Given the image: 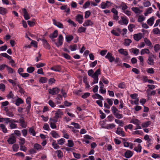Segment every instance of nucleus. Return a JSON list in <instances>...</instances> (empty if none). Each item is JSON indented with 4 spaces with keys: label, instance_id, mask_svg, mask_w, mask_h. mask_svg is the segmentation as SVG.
Here are the masks:
<instances>
[{
    "label": "nucleus",
    "instance_id": "nucleus-34",
    "mask_svg": "<svg viewBox=\"0 0 160 160\" xmlns=\"http://www.w3.org/2000/svg\"><path fill=\"white\" fill-rule=\"evenodd\" d=\"M92 97L93 98H97L101 100H103V98L98 93H96L95 94V96H93Z\"/></svg>",
    "mask_w": 160,
    "mask_h": 160
},
{
    "label": "nucleus",
    "instance_id": "nucleus-51",
    "mask_svg": "<svg viewBox=\"0 0 160 160\" xmlns=\"http://www.w3.org/2000/svg\"><path fill=\"white\" fill-rule=\"evenodd\" d=\"M68 146L70 147H72L74 146V143L72 140H68Z\"/></svg>",
    "mask_w": 160,
    "mask_h": 160
},
{
    "label": "nucleus",
    "instance_id": "nucleus-9",
    "mask_svg": "<svg viewBox=\"0 0 160 160\" xmlns=\"http://www.w3.org/2000/svg\"><path fill=\"white\" fill-rule=\"evenodd\" d=\"M22 11L24 13V17L26 20H28L30 18V17L28 14L27 10L25 8L22 9Z\"/></svg>",
    "mask_w": 160,
    "mask_h": 160
},
{
    "label": "nucleus",
    "instance_id": "nucleus-56",
    "mask_svg": "<svg viewBox=\"0 0 160 160\" xmlns=\"http://www.w3.org/2000/svg\"><path fill=\"white\" fill-rule=\"evenodd\" d=\"M62 55L64 58L67 59L69 60L70 59V56L67 53H62Z\"/></svg>",
    "mask_w": 160,
    "mask_h": 160
},
{
    "label": "nucleus",
    "instance_id": "nucleus-7",
    "mask_svg": "<svg viewBox=\"0 0 160 160\" xmlns=\"http://www.w3.org/2000/svg\"><path fill=\"white\" fill-rule=\"evenodd\" d=\"M142 37V34L139 33L138 34H135L133 35V38L136 41H138L140 40Z\"/></svg>",
    "mask_w": 160,
    "mask_h": 160
},
{
    "label": "nucleus",
    "instance_id": "nucleus-40",
    "mask_svg": "<svg viewBox=\"0 0 160 160\" xmlns=\"http://www.w3.org/2000/svg\"><path fill=\"white\" fill-rule=\"evenodd\" d=\"M153 59L151 57H149L148 59V63L150 65H152L153 64Z\"/></svg>",
    "mask_w": 160,
    "mask_h": 160
},
{
    "label": "nucleus",
    "instance_id": "nucleus-44",
    "mask_svg": "<svg viewBox=\"0 0 160 160\" xmlns=\"http://www.w3.org/2000/svg\"><path fill=\"white\" fill-rule=\"evenodd\" d=\"M150 90L147 89L146 91V92L148 94V95H154L156 93V91H152L150 93H149Z\"/></svg>",
    "mask_w": 160,
    "mask_h": 160
},
{
    "label": "nucleus",
    "instance_id": "nucleus-18",
    "mask_svg": "<svg viewBox=\"0 0 160 160\" xmlns=\"http://www.w3.org/2000/svg\"><path fill=\"white\" fill-rule=\"evenodd\" d=\"M58 35V31L57 30H55L52 33V34H51L49 37L51 39L56 38L57 37Z\"/></svg>",
    "mask_w": 160,
    "mask_h": 160
},
{
    "label": "nucleus",
    "instance_id": "nucleus-49",
    "mask_svg": "<svg viewBox=\"0 0 160 160\" xmlns=\"http://www.w3.org/2000/svg\"><path fill=\"white\" fill-rule=\"evenodd\" d=\"M135 26L133 24H130L128 26V28L130 32H132L133 31V28H134Z\"/></svg>",
    "mask_w": 160,
    "mask_h": 160
},
{
    "label": "nucleus",
    "instance_id": "nucleus-19",
    "mask_svg": "<svg viewBox=\"0 0 160 160\" xmlns=\"http://www.w3.org/2000/svg\"><path fill=\"white\" fill-rule=\"evenodd\" d=\"M23 101L20 98H18L16 100L15 104L17 106H19L20 104L23 103Z\"/></svg>",
    "mask_w": 160,
    "mask_h": 160
},
{
    "label": "nucleus",
    "instance_id": "nucleus-48",
    "mask_svg": "<svg viewBox=\"0 0 160 160\" xmlns=\"http://www.w3.org/2000/svg\"><path fill=\"white\" fill-rule=\"evenodd\" d=\"M65 140L63 138H62L57 141L59 145H62L65 142Z\"/></svg>",
    "mask_w": 160,
    "mask_h": 160
},
{
    "label": "nucleus",
    "instance_id": "nucleus-32",
    "mask_svg": "<svg viewBox=\"0 0 160 160\" xmlns=\"http://www.w3.org/2000/svg\"><path fill=\"white\" fill-rule=\"evenodd\" d=\"M73 38V37L71 35H68L66 36V41L69 42L72 40Z\"/></svg>",
    "mask_w": 160,
    "mask_h": 160
},
{
    "label": "nucleus",
    "instance_id": "nucleus-61",
    "mask_svg": "<svg viewBox=\"0 0 160 160\" xmlns=\"http://www.w3.org/2000/svg\"><path fill=\"white\" fill-rule=\"evenodd\" d=\"M91 14V12L89 11H88L85 12V18H88Z\"/></svg>",
    "mask_w": 160,
    "mask_h": 160
},
{
    "label": "nucleus",
    "instance_id": "nucleus-30",
    "mask_svg": "<svg viewBox=\"0 0 160 160\" xmlns=\"http://www.w3.org/2000/svg\"><path fill=\"white\" fill-rule=\"evenodd\" d=\"M149 53V50L147 48L142 49L141 52V54L142 55H143L145 53L148 54Z\"/></svg>",
    "mask_w": 160,
    "mask_h": 160
},
{
    "label": "nucleus",
    "instance_id": "nucleus-2",
    "mask_svg": "<svg viewBox=\"0 0 160 160\" xmlns=\"http://www.w3.org/2000/svg\"><path fill=\"white\" fill-rule=\"evenodd\" d=\"M7 142L9 144H13L16 142V138L15 136L12 134L7 140Z\"/></svg>",
    "mask_w": 160,
    "mask_h": 160
},
{
    "label": "nucleus",
    "instance_id": "nucleus-36",
    "mask_svg": "<svg viewBox=\"0 0 160 160\" xmlns=\"http://www.w3.org/2000/svg\"><path fill=\"white\" fill-rule=\"evenodd\" d=\"M28 131L31 134H32L33 136H35L36 135V133L35 130L32 127L29 129Z\"/></svg>",
    "mask_w": 160,
    "mask_h": 160
},
{
    "label": "nucleus",
    "instance_id": "nucleus-6",
    "mask_svg": "<svg viewBox=\"0 0 160 160\" xmlns=\"http://www.w3.org/2000/svg\"><path fill=\"white\" fill-rule=\"evenodd\" d=\"M19 123L20 124V126L22 128H25L27 126V123L25 121L24 118L19 120Z\"/></svg>",
    "mask_w": 160,
    "mask_h": 160
},
{
    "label": "nucleus",
    "instance_id": "nucleus-13",
    "mask_svg": "<svg viewBox=\"0 0 160 160\" xmlns=\"http://www.w3.org/2000/svg\"><path fill=\"white\" fill-rule=\"evenodd\" d=\"M55 115L56 118H60L63 114V112L60 109H58L55 113Z\"/></svg>",
    "mask_w": 160,
    "mask_h": 160
},
{
    "label": "nucleus",
    "instance_id": "nucleus-10",
    "mask_svg": "<svg viewBox=\"0 0 160 160\" xmlns=\"http://www.w3.org/2000/svg\"><path fill=\"white\" fill-rule=\"evenodd\" d=\"M53 23L55 26L60 28H63V25L61 23L59 22H58L54 19H53Z\"/></svg>",
    "mask_w": 160,
    "mask_h": 160
},
{
    "label": "nucleus",
    "instance_id": "nucleus-3",
    "mask_svg": "<svg viewBox=\"0 0 160 160\" xmlns=\"http://www.w3.org/2000/svg\"><path fill=\"white\" fill-rule=\"evenodd\" d=\"M63 37L62 35H60L58 38V42H55V44L56 46L58 47L62 45L63 43Z\"/></svg>",
    "mask_w": 160,
    "mask_h": 160
},
{
    "label": "nucleus",
    "instance_id": "nucleus-38",
    "mask_svg": "<svg viewBox=\"0 0 160 160\" xmlns=\"http://www.w3.org/2000/svg\"><path fill=\"white\" fill-rule=\"evenodd\" d=\"M35 70V68L32 67H30L27 68V71L29 73H32Z\"/></svg>",
    "mask_w": 160,
    "mask_h": 160
},
{
    "label": "nucleus",
    "instance_id": "nucleus-46",
    "mask_svg": "<svg viewBox=\"0 0 160 160\" xmlns=\"http://www.w3.org/2000/svg\"><path fill=\"white\" fill-rule=\"evenodd\" d=\"M115 122L119 124V126H123L124 124V123L122 121L119 119H116L115 120Z\"/></svg>",
    "mask_w": 160,
    "mask_h": 160
},
{
    "label": "nucleus",
    "instance_id": "nucleus-20",
    "mask_svg": "<svg viewBox=\"0 0 160 160\" xmlns=\"http://www.w3.org/2000/svg\"><path fill=\"white\" fill-rule=\"evenodd\" d=\"M118 52L124 56H126L128 55V53L127 51H125L122 48L118 50Z\"/></svg>",
    "mask_w": 160,
    "mask_h": 160
},
{
    "label": "nucleus",
    "instance_id": "nucleus-8",
    "mask_svg": "<svg viewBox=\"0 0 160 160\" xmlns=\"http://www.w3.org/2000/svg\"><path fill=\"white\" fill-rule=\"evenodd\" d=\"M83 19V16L80 14H78L76 17V20L78 21L79 23H82Z\"/></svg>",
    "mask_w": 160,
    "mask_h": 160
},
{
    "label": "nucleus",
    "instance_id": "nucleus-31",
    "mask_svg": "<svg viewBox=\"0 0 160 160\" xmlns=\"http://www.w3.org/2000/svg\"><path fill=\"white\" fill-rule=\"evenodd\" d=\"M57 153V156L59 158H62L63 156V153L60 150H57L56 152Z\"/></svg>",
    "mask_w": 160,
    "mask_h": 160
},
{
    "label": "nucleus",
    "instance_id": "nucleus-21",
    "mask_svg": "<svg viewBox=\"0 0 160 160\" xmlns=\"http://www.w3.org/2000/svg\"><path fill=\"white\" fill-rule=\"evenodd\" d=\"M154 19L153 17H152L149 19L147 21L148 24L150 26H151L154 23Z\"/></svg>",
    "mask_w": 160,
    "mask_h": 160
},
{
    "label": "nucleus",
    "instance_id": "nucleus-16",
    "mask_svg": "<svg viewBox=\"0 0 160 160\" xmlns=\"http://www.w3.org/2000/svg\"><path fill=\"white\" fill-rule=\"evenodd\" d=\"M42 41L43 43L45 48L48 49H49L50 48V46L48 42L47 41L44 39H42Z\"/></svg>",
    "mask_w": 160,
    "mask_h": 160
},
{
    "label": "nucleus",
    "instance_id": "nucleus-5",
    "mask_svg": "<svg viewBox=\"0 0 160 160\" xmlns=\"http://www.w3.org/2000/svg\"><path fill=\"white\" fill-rule=\"evenodd\" d=\"M116 133L119 135H121L122 137L125 136L124 132L122 131V129L120 127H118L116 131Z\"/></svg>",
    "mask_w": 160,
    "mask_h": 160
},
{
    "label": "nucleus",
    "instance_id": "nucleus-4",
    "mask_svg": "<svg viewBox=\"0 0 160 160\" xmlns=\"http://www.w3.org/2000/svg\"><path fill=\"white\" fill-rule=\"evenodd\" d=\"M105 58L108 59L110 62H112L115 60V58L112 56V54L109 52H108L107 55L105 56Z\"/></svg>",
    "mask_w": 160,
    "mask_h": 160
},
{
    "label": "nucleus",
    "instance_id": "nucleus-39",
    "mask_svg": "<svg viewBox=\"0 0 160 160\" xmlns=\"http://www.w3.org/2000/svg\"><path fill=\"white\" fill-rule=\"evenodd\" d=\"M154 34H160V31L158 28H154L152 30Z\"/></svg>",
    "mask_w": 160,
    "mask_h": 160
},
{
    "label": "nucleus",
    "instance_id": "nucleus-37",
    "mask_svg": "<svg viewBox=\"0 0 160 160\" xmlns=\"http://www.w3.org/2000/svg\"><path fill=\"white\" fill-rule=\"evenodd\" d=\"M0 127L3 132L6 133L7 132V129L6 128L4 125L1 124L0 125Z\"/></svg>",
    "mask_w": 160,
    "mask_h": 160
},
{
    "label": "nucleus",
    "instance_id": "nucleus-41",
    "mask_svg": "<svg viewBox=\"0 0 160 160\" xmlns=\"http://www.w3.org/2000/svg\"><path fill=\"white\" fill-rule=\"evenodd\" d=\"M19 148V146L17 144H14L12 146L13 150L15 152L17 151Z\"/></svg>",
    "mask_w": 160,
    "mask_h": 160
},
{
    "label": "nucleus",
    "instance_id": "nucleus-45",
    "mask_svg": "<svg viewBox=\"0 0 160 160\" xmlns=\"http://www.w3.org/2000/svg\"><path fill=\"white\" fill-rule=\"evenodd\" d=\"M52 145L53 148L55 149L59 148H60L59 146L56 143L55 141H54L53 142Z\"/></svg>",
    "mask_w": 160,
    "mask_h": 160
},
{
    "label": "nucleus",
    "instance_id": "nucleus-29",
    "mask_svg": "<svg viewBox=\"0 0 160 160\" xmlns=\"http://www.w3.org/2000/svg\"><path fill=\"white\" fill-rule=\"evenodd\" d=\"M151 122L150 121H148L146 122H144L142 124V127L143 128L147 127L150 125Z\"/></svg>",
    "mask_w": 160,
    "mask_h": 160
},
{
    "label": "nucleus",
    "instance_id": "nucleus-47",
    "mask_svg": "<svg viewBox=\"0 0 160 160\" xmlns=\"http://www.w3.org/2000/svg\"><path fill=\"white\" fill-rule=\"evenodd\" d=\"M155 51L157 52L160 49V45L159 44H155L154 47Z\"/></svg>",
    "mask_w": 160,
    "mask_h": 160
},
{
    "label": "nucleus",
    "instance_id": "nucleus-15",
    "mask_svg": "<svg viewBox=\"0 0 160 160\" xmlns=\"http://www.w3.org/2000/svg\"><path fill=\"white\" fill-rule=\"evenodd\" d=\"M121 18L123 24L127 25L128 22V20L127 18V17L126 16H121Z\"/></svg>",
    "mask_w": 160,
    "mask_h": 160
},
{
    "label": "nucleus",
    "instance_id": "nucleus-11",
    "mask_svg": "<svg viewBox=\"0 0 160 160\" xmlns=\"http://www.w3.org/2000/svg\"><path fill=\"white\" fill-rule=\"evenodd\" d=\"M133 155V153L130 150L127 151L124 153L125 157L127 158H131Z\"/></svg>",
    "mask_w": 160,
    "mask_h": 160
},
{
    "label": "nucleus",
    "instance_id": "nucleus-63",
    "mask_svg": "<svg viewBox=\"0 0 160 160\" xmlns=\"http://www.w3.org/2000/svg\"><path fill=\"white\" fill-rule=\"evenodd\" d=\"M28 23L30 27H32L35 25V22L33 21H28Z\"/></svg>",
    "mask_w": 160,
    "mask_h": 160
},
{
    "label": "nucleus",
    "instance_id": "nucleus-28",
    "mask_svg": "<svg viewBox=\"0 0 160 160\" xmlns=\"http://www.w3.org/2000/svg\"><path fill=\"white\" fill-rule=\"evenodd\" d=\"M112 112H113V115H114L117 113L120 112L115 106H113L111 108Z\"/></svg>",
    "mask_w": 160,
    "mask_h": 160
},
{
    "label": "nucleus",
    "instance_id": "nucleus-42",
    "mask_svg": "<svg viewBox=\"0 0 160 160\" xmlns=\"http://www.w3.org/2000/svg\"><path fill=\"white\" fill-rule=\"evenodd\" d=\"M47 79L45 77H41L39 81L42 83H45L47 81Z\"/></svg>",
    "mask_w": 160,
    "mask_h": 160
},
{
    "label": "nucleus",
    "instance_id": "nucleus-25",
    "mask_svg": "<svg viewBox=\"0 0 160 160\" xmlns=\"http://www.w3.org/2000/svg\"><path fill=\"white\" fill-rule=\"evenodd\" d=\"M132 42V41L130 39H126L124 40V44L126 46H129Z\"/></svg>",
    "mask_w": 160,
    "mask_h": 160
},
{
    "label": "nucleus",
    "instance_id": "nucleus-24",
    "mask_svg": "<svg viewBox=\"0 0 160 160\" xmlns=\"http://www.w3.org/2000/svg\"><path fill=\"white\" fill-rule=\"evenodd\" d=\"M50 134L52 135V137L54 138H57L60 137L59 135L55 131H52Z\"/></svg>",
    "mask_w": 160,
    "mask_h": 160
},
{
    "label": "nucleus",
    "instance_id": "nucleus-60",
    "mask_svg": "<svg viewBox=\"0 0 160 160\" xmlns=\"http://www.w3.org/2000/svg\"><path fill=\"white\" fill-rule=\"evenodd\" d=\"M17 86L19 89V92L21 94H24V90L22 88L21 86L18 84L17 85Z\"/></svg>",
    "mask_w": 160,
    "mask_h": 160
},
{
    "label": "nucleus",
    "instance_id": "nucleus-33",
    "mask_svg": "<svg viewBox=\"0 0 160 160\" xmlns=\"http://www.w3.org/2000/svg\"><path fill=\"white\" fill-rule=\"evenodd\" d=\"M120 6L122 8V9L123 11H125V10L127 9L128 8V6L123 2H122L121 3Z\"/></svg>",
    "mask_w": 160,
    "mask_h": 160
},
{
    "label": "nucleus",
    "instance_id": "nucleus-58",
    "mask_svg": "<svg viewBox=\"0 0 160 160\" xmlns=\"http://www.w3.org/2000/svg\"><path fill=\"white\" fill-rule=\"evenodd\" d=\"M147 72L150 74H153L154 73V71L152 68H150L147 69Z\"/></svg>",
    "mask_w": 160,
    "mask_h": 160
},
{
    "label": "nucleus",
    "instance_id": "nucleus-23",
    "mask_svg": "<svg viewBox=\"0 0 160 160\" xmlns=\"http://www.w3.org/2000/svg\"><path fill=\"white\" fill-rule=\"evenodd\" d=\"M34 148L37 150H40L42 148V146L38 143H35L34 145Z\"/></svg>",
    "mask_w": 160,
    "mask_h": 160
},
{
    "label": "nucleus",
    "instance_id": "nucleus-54",
    "mask_svg": "<svg viewBox=\"0 0 160 160\" xmlns=\"http://www.w3.org/2000/svg\"><path fill=\"white\" fill-rule=\"evenodd\" d=\"M20 142H19V143L20 145H23L25 143V139L23 138H22L19 139Z\"/></svg>",
    "mask_w": 160,
    "mask_h": 160
},
{
    "label": "nucleus",
    "instance_id": "nucleus-64",
    "mask_svg": "<svg viewBox=\"0 0 160 160\" xmlns=\"http://www.w3.org/2000/svg\"><path fill=\"white\" fill-rule=\"evenodd\" d=\"M145 19V18L143 16H140L139 17L138 21L139 22H141L144 21Z\"/></svg>",
    "mask_w": 160,
    "mask_h": 160
},
{
    "label": "nucleus",
    "instance_id": "nucleus-55",
    "mask_svg": "<svg viewBox=\"0 0 160 160\" xmlns=\"http://www.w3.org/2000/svg\"><path fill=\"white\" fill-rule=\"evenodd\" d=\"M118 119L121 118L123 117V115L122 114L119 113L118 112L117 113L114 115Z\"/></svg>",
    "mask_w": 160,
    "mask_h": 160
},
{
    "label": "nucleus",
    "instance_id": "nucleus-62",
    "mask_svg": "<svg viewBox=\"0 0 160 160\" xmlns=\"http://www.w3.org/2000/svg\"><path fill=\"white\" fill-rule=\"evenodd\" d=\"M67 22L69 23L70 24H72V25L73 26H74V27H76V26H77V25L76 24H75V22L73 21H72L70 19H68V21H67Z\"/></svg>",
    "mask_w": 160,
    "mask_h": 160
},
{
    "label": "nucleus",
    "instance_id": "nucleus-53",
    "mask_svg": "<svg viewBox=\"0 0 160 160\" xmlns=\"http://www.w3.org/2000/svg\"><path fill=\"white\" fill-rule=\"evenodd\" d=\"M115 126V125L113 123L110 124L106 126V128L108 129L110 128L112 129L114 128Z\"/></svg>",
    "mask_w": 160,
    "mask_h": 160
},
{
    "label": "nucleus",
    "instance_id": "nucleus-43",
    "mask_svg": "<svg viewBox=\"0 0 160 160\" xmlns=\"http://www.w3.org/2000/svg\"><path fill=\"white\" fill-rule=\"evenodd\" d=\"M86 29V28L81 27L78 28V31L79 33L84 32H85Z\"/></svg>",
    "mask_w": 160,
    "mask_h": 160
},
{
    "label": "nucleus",
    "instance_id": "nucleus-14",
    "mask_svg": "<svg viewBox=\"0 0 160 160\" xmlns=\"http://www.w3.org/2000/svg\"><path fill=\"white\" fill-rule=\"evenodd\" d=\"M93 24V23L90 20H88L85 21L83 25L84 27H86L88 26H92Z\"/></svg>",
    "mask_w": 160,
    "mask_h": 160
},
{
    "label": "nucleus",
    "instance_id": "nucleus-1",
    "mask_svg": "<svg viewBox=\"0 0 160 160\" xmlns=\"http://www.w3.org/2000/svg\"><path fill=\"white\" fill-rule=\"evenodd\" d=\"M60 91V90L57 87L52 88V89H48L49 93L52 95H54L58 94Z\"/></svg>",
    "mask_w": 160,
    "mask_h": 160
},
{
    "label": "nucleus",
    "instance_id": "nucleus-57",
    "mask_svg": "<svg viewBox=\"0 0 160 160\" xmlns=\"http://www.w3.org/2000/svg\"><path fill=\"white\" fill-rule=\"evenodd\" d=\"M132 10L134 12L136 13H137L139 12V9L138 8L132 7Z\"/></svg>",
    "mask_w": 160,
    "mask_h": 160
},
{
    "label": "nucleus",
    "instance_id": "nucleus-59",
    "mask_svg": "<svg viewBox=\"0 0 160 160\" xmlns=\"http://www.w3.org/2000/svg\"><path fill=\"white\" fill-rule=\"evenodd\" d=\"M101 8L102 9H105L108 8L106 3L102 2L101 4Z\"/></svg>",
    "mask_w": 160,
    "mask_h": 160
},
{
    "label": "nucleus",
    "instance_id": "nucleus-35",
    "mask_svg": "<svg viewBox=\"0 0 160 160\" xmlns=\"http://www.w3.org/2000/svg\"><path fill=\"white\" fill-rule=\"evenodd\" d=\"M144 41L146 44L148 46H151L152 45V43L150 41L149 39H148L147 38H144Z\"/></svg>",
    "mask_w": 160,
    "mask_h": 160
},
{
    "label": "nucleus",
    "instance_id": "nucleus-50",
    "mask_svg": "<svg viewBox=\"0 0 160 160\" xmlns=\"http://www.w3.org/2000/svg\"><path fill=\"white\" fill-rule=\"evenodd\" d=\"M9 126L10 128L12 129L16 128H17V125L11 122Z\"/></svg>",
    "mask_w": 160,
    "mask_h": 160
},
{
    "label": "nucleus",
    "instance_id": "nucleus-12",
    "mask_svg": "<svg viewBox=\"0 0 160 160\" xmlns=\"http://www.w3.org/2000/svg\"><path fill=\"white\" fill-rule=\"evenodd\" d=\"M51 69L55 71L60 72L61 70V68L59 65H57L51 68Z\"/></svg>",
    "mask_w": 160,
    "mask_h": 160
},
{
    "label": "nucleus",
    "instance_id": "nucleus-17",
    "mask_svg": "<svg viewBox=\"0 0 160 160\" xmlns=\"http://www.w3.org/2000/svg\"><path fill=\"white\" fill-rule=\"evenodd\" d=\"M123 144L125 147H129L131 149H132L133 148V144L132 143L125 142H124Z\"/></svg>",
    "mask_w": 160,
    "mask_h": 160
},
{
    "label": "nucleus",
    "instance_id": "nucleus-27",
    "mask_svg": "<svg viewBox=\"0 0 160 160\" xmlns=\"http://www.w3.org/2000/svg\"><path fill=\"white\" fill-rule=\"evenodd\" d=\"M7 12V10L5 8L0 7V14L4 15L6 14Z\"/></svg>",
    "mask_w": 160,
    "mask_h": 160
},
{
    "label": "nucleus",
    "instance_id": "nucleus-26",
    "mask_svg": "<svg viewBox=\"0 0 160 160\" xmlns=\"http://www.w3.org/2000/svg\"><path fill=\"white\" fill-rule=\"evenodd\" d=\"M142 148V147L141 145L139 144L138 145L137 147H135L134 148V150L137 152H141V151Z\"/></svg>",
    "mask_w": 160,
    "mask_h": 160
},
{
    "label": "nucleus",
    "instance_id": "nucleus-52",
    "mask_svg": "<svg viewBox=\"0 0 160 160\" xmlns=\"http://www.w3.org/2000/svg\"><path fill=\"white\" fill-rule=\"evenodd\" d=\"M77 47V46L76 44H74L73 45H71L69 46V48L72 51L76 50Z\"/></svg>",
    "mask_w": 160,
    "mask_h": 160
},
{
    "label": "nucleus",
    "instance_id": "nucleus-22",
    "mask_svg": "<svg viewBox=\"0 0 160 160\" xmlns=\"http://www.w3.org/2000/svg\"><path fill=\"white\" fill-rule=\"evenodd\" d=\"M100 71V69H98L92 75V77H98V75L101 74Z\"/></svg>",
    "mask_w": 160,
    "mask_h": 160
}]
</instances>
